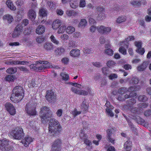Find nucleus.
Here are the masks:
<instances>
[{"label": "nucleus", "instance_id": "obj_1", "mask_svg": "<svg viewBox=\"0 0 151 151\" xmlns=\"http://www.w3.org/2000/svg\"><path fill=\"white\" fill-rule=\"evenodd\" d=\"M49 125V132L51 135L55 136L59 134L61 131V127L57 120L54 118L51 119Z\"/></svg>", "mask_w": 151, "mask_h": 151}, {"label": "nucleus", "instance_id": "obj_2", "mask_svg": "<svg viewBox=\"0 0 151 151\" xmlns=\"http://www.w3.org/2000/svg\"><path fill=\"white\" fill-rule=\"evenodd\" d=\"M13 93L10 97V100L14 102H18L23 98L24 91L20 86L15 87L12 91Z\"/></svg>", "mask_w": 151, "mask_h": 151}, {"label": "nucleus", "instance_id": "obj_3", "mask_svg": "<svg viewBox=\"0 0 151 151\" xmlns=\"http://www.w3.org/2000/svg\"><path fill=\"white\" fill-rule=\"evenodd\" d=\"M30 67L37 71L54 68L51 63L47 61H37L36 63L31 65Z\"/></svg>", "mask_w": 151, "mask_h": 151}, {"label": "nucleus", "instance_id": "obj_4", "mask_svg": "<svg viewBox=\"0 0 151 151\" xmlns=\"http://www.w3.org/2000/svg\"><path fill=\"white\" fill-rule=\"evenodd\" d=\"M40 116L43 123H47L49 118L52 116V113L49 108L47 106H43L41 108Z\"/></svg>", "mask_w": 151, "mask_h": 151}, {"label": "nucleus", "instance_id": "obj_5", "mask_svg": "<svg viewBox=\"0 0 151 151\" xmlns=\"http://www.w3.org/2000/svg\"><path fill=\"white\" fill-rule=\"evenodd\" d=\"M9 136L14 139L20 140L23 138L24 134L22 128L20 127H18L9 132Z\"/></svg>", "mask_w": 151, "mask_h": 151}, {"label": "nucleus", "instance_id": "obj_6", "mask_svg": "<svg viewBox=\"0 0 151 151\" xmlns=\"http://www.w3.org/2000/svg\"><path fill=\"white\" fill-rule=\"evenodd\" d=\"M36 103L29 102L27 103L25 106V111L29 116H35L37 114L36 111Z\"/></svg>", "mask_w": 151, "mask_h": 151}, {"label": "nucleus", "instance_id": "obj_7", "mask_svg": "<svg viewBox=\"0 0 151 151\" xmlns=\"http://www.w3.org/2000/svg\"><path fill=\"white\" fill-rule=\"evenodd\" d=\"M134 37L133 36H129L125 39L126 41H124L121 43V45H123L124 47L121 46L119 49V51L120 52L124 55H126L127 53L125 47L127 48L128 47L129 43V41L133 40H134Z\"/></svg>", "mask_w": 151, "mask_h": 151}, {"label": "nucleus", "instance_id": "obj_8", "mask_svg": "<svg viewBox=\"0 0 151 151\" xmlns=\"http://www.w3.org/2000/svg\"><path fill=\"white\" fill-rule=\"evenodd\" d=\"M62 143V141L61 139H56L52 143V151H61Z\"/></svg>", "mask_w": 151, "mask_h": 151}, {"label": "nucleus", "instance_id": "obj_9", "mask_svg": "<svg viewBox=\"0 0 151 151\" xmlns=\"http://www.w3.org/2000/svg\"><path fill=\"white\" fill-rule=\"evenodd\" d=\"M45 96L47 100L50 102H55L56 100V95L51 90L47 91Z\"/></svg>", "mask_w": 151, "mask_h": 151}, {"label": "nucleus", "instance_id": "obj_10", "mask_svg": "<svg viewBox=\"0 0 151 151\" xmlns=\"http://www.w3.org/2000/svg\"><path fill=\"white\" fill-rule=\"evenodd\" d=\"M96 28L99 33L103 34H106L109 33L111 29L110 27H106L102 25L98 26Z\"/></svg>", "mask_w": 151, "mask_h": 151}, {"label": "nucleus", "instance_id": "obj_11", "mask_svg": "<svg viewBox=\"0 0 151 151\" xmlns=\"http://www.w3.org/2000/svg\"><path fill=\"white\" fill-rule=\"evenodd\" d=\"M6 110L11 115H13L15 114L16 110L14 106L10 103H7L5 105Z\"/></svg>", "mask_w": 151, "mask_h": 151}, {"label": "nucleus", "instance_id": "obj_12", "mask_svg": "<svg viewBox=\"0 0 151 151\" xmlns=\"http://www.w3.org/2000/svg\"><path fill=\"white\" fill-rule=\"evenodd\" d=\"M129 117L134 120L138 124H142L144 123L145 120L139 116L132 114L130 115Z\"/></svg>", "mask_w": 151, "mask_h": 151}, {"label": "nucleus", "instance_id": "obj_13", "mask_svg": "<svg viewBox=\"0 0 151 151\" xmlns=\"http://www.w3.org/2000/svg\"><path fill=\"white\" fill-rule=\"evenodd\" d=\"M130 111L131 112L132 114L129 115H136V114H140L142 112V110L139 108L137 107H134L133 106H131L129 109Z\"/></svg>", "mask_w": 151, "mask_h": 151}, {"label": "nucleus", "instance_id": "obj_14", "mask_svg": "<svg viewBox=\"0 0 151 151\" xmlns=\"http://www.w3.org/2000/svg\"><path fill=\"white\" fill-rule=\"evenodd\" d=\"M32 141V138L27 135L25 137V138L22 139V142L24 146L27 147Z\"/></svg>", "mask_w": 151, "mask_h": 151}, {"label": "nucleus", "instance_id": "obj_15", "mask_svg": "<svg viewBox=\"0 0 151 151\" xmlns=\"http://www.w3.org/2000/svg\"><path fill=\"white\" fill-rule=\"evenodd\" d=\"M113 129H108L106 130L107 134V137L108 139V141L111 142L112 144H114V140L111 138V134H112Z\"/></svg>", "mask_w": 151, "mask_h": 151}, {"label": "nucleus", "instance_id": "obj_16", "mask_svg": "<svg viewBox=\"0 0 151 151\" xmlns=\"http://www.w3.org/2000/svg\"><path fill=\"white\" fill-rule=\"evenodd\" d=\"M80 50L76 48L71 50L70 52V55L73 57H78L80 55Z\"/></svg>", "mask_w": 151, "mask_h": 151}, {"label": "nucleus", "instance_id": "obj_17", "mask_svg": "<svg viewBox=\"0 0 151 151\" xmlns=\"http://www.w3.org/2000/svg\"><path fill=\"white\" fill-rule=\"evenodd\" d=\"M44 47L47 51H51L54 49V46L51 42H45L44 45Z\"/></svg>", "mask_w": 151, "mask_h": 151}, {"label": "nucleus", "instance_id": "obj_18", "mask_svg": "<svg viewBox=\"0 0 151 151\" xmlns=\"http://www.w3.org/2000/svg\"><path fill=\"white\" fill-rule=\"evenodd\" d=\"M6 142L7 143H6L4 146L3 148V151H12L13 150V147L9 145V141L6 140Z\"/></svg>", "mask_w": 151, "mask_h": 151}, {"label": "nucleus", "instance_id": "obj_19", "mask_svg": "<svg viewBox=\"0 0 151 151\" xmlns=\"http://www.w3.org/2000/svg\"><path fill=\"white\" fill-rule=\"evenodd\" d=\"M45 30V28L44 26L40 25L37 28L36 32L39 35L41 34L44 33Z\"/></svg>", "mask_w": 151, "mask_h": 151}, {"label": "nucleus", "instance_id": "obj_20", "mask_svg": "<svg viewBox=\"0 0 151 151\" xmlns=\"http://www.w3.org/2000/svg\"><path fill=\"white\" fill-rule=\"evenodd\" d=\"M61 24V21L60 19H57L54 21L52 24V28L54 29L58 28Z\"/></svg>", "mask_w": 151, "mask_h": 151}, {"label": "nucleus", "instance_id": "obj_21", "mask_svg": "<svg viewBox=\"0 0 151 151\" xmlns=\"http://www.w3.org/2000/svg\"><path fill=\"white\" fill-rule=\"evenodd\" d=\"M65 51V49L63 48L59 47L55 49V52L56 55H60L64 53Z\"/></svg>", "mask_w": 151, "mask_h": 151}, {"label": "nucleus", "instance_id": "obj_22", "mask_svg": "<svg viewBox=\"0 0 151 151\" xmlns=\"http://www.w3.org/2000/svg\"><path fill=\"white\" fill-rule=\"evenodd\" d=\"M3 19L4 20L7 21L9 23H11L13 20L12 17L9 14H6L3 17Z\"/></svg>", "mask_w": 151, "mask_h": 151}, {"label": "nucleus", "instance_id": "obj_23", "mask_svg": "<svg viewBox=\"0 0 151 151\" xmlns=\"http://www.w3.org/2000/svg\"><path fill=\"white\" fill-rule=\"evenodd\" d=\"M132 142L129 140L127 141L124 145V147L127 151H130L132 146Z\"/></svg>", "mask_w": 151, "mask_h": 151}, {"label": "nucleus", "instance_id": "obj_24", "mask_svg": "<svg viewBox=\"0 0 151 151\" xmlns=\"http://www.w3.org/2000/svg\"><path fill=\"white\" fill-rule=\"evenodd\" d=\"M28 16L31 21H33L36 17V13L35 11L32 9L29 10Z\"/></svg>", "mask_w": 151, "mask_h": 151}, {"label": "nucleus", "instance_id": "obj_25", "mask_svg": "<svg viewBox=\"0 0 151 151\" xmlns=\"http://www.w3.org/2000/svg\"><path fill=\"white\" fill-rule=\"evenodd\" d=\"M147 65V62H144L138 67L137 70L139 71H143L146 68Z\"/></svg>", "mask_w": 151, "mask_h": 151}, {"label": "nucleus", "instance_id": "obj_26", "mask_svg": "<svg viewBox=\"0 0 151 151\" xmlns=\"http://www.w3.org/2000/svg\"><path fill=\"white\" fill-rule=\"evenodd\" d=\"M6 4L8 7L9 8L11 9L14 10L16 9V7L14 6L12 1L7 0L6 2Z\"/></svg>", "mask_w": 151, "mask_h": 151}, {"label": "nucleus", "instance_id": "obj_27", "mask_svg": "<svg viewBox=\"0 0 151 151\" xmlns=\"http://www.w3.org/2000/svg\"><path fill=\"white\" fill-rule=\"evenodd\" d=\"M75 31L74 27L72 26H68L66 29V32L68 34H71Z\"/></svg>", "mask_w": 151, "mask_h": 151}, {"label": "nucleus", "instance_id": "obj_28", "mask_svg": "<svg viewBox=\"0 0 151 151\" xmlns=\"http://www.w3.org/2000/svg\"><path fill=\"white\" fill-rule=\"evenodd\" d=\"M87 23V22L85 19H81L79 23L78 26L79 27L83 28L86 26Z\"/></svg>", "mask_w": 151, "mask_h": 151}, {"label": "nucleus", "instance_id": "obj_29", "mask_svg": "<svg viewBox=\"0 0 151 151\" xmlns=\"http://www.w3.org/2000/svg\"><path fill=\"white\" fill-rule=\"evenodd\" d=\"M127 91V88L124 87H122L119 89L118 90V93L122 95L124 94Z\"/></svg>", "mask_w": 151, "mask_h": 151}, {"label": "nucleus", "instance_id": "obj_30", "mask_svg": "<svg viewBox=\"0 0 151 151\" xmlns=\"http://www.w3.org/2000/svg\"><path fill=\"white\" fill-rule=\"evenodd\" d=\"M126 20V17L124 16H121L118 17L116 20V22L120 23Z\"/></svg>", "mask_w": 151, "mask_h": 151}, {"label": "nucleus", "instance_id": "obj_31", "mask_svg": "<svg viewBox=\"0 0 151 151\" xmlns=\"http://www.w3.org/2000/svg\"><path fill=\"white\" fill-rule=\"evenodd\" d=\"M138 100L141 102L147 101L148 100L147 97L145 95H140L138 97Z\"/></svg>", "mask_w": 151, "mask_h": 151}, {"label": "nucleus", "instance_id": "obj_32", "mask_svg": "<svg viewBox=\"0 0 151 151\" xmlns=\"http://www.w3.org/2000/svg\"><path fill=\"white\" fill-rule=\"evenodd\" d=\"M126 103L129 107H130V106L133 105L136 103V100L134 99H131L127 100Z\"/></svg>", "mask_w": 151, "mask_h": 151}, {"label": "nucleus", "instance_id": "obj_33", "mask_svg": "<svg viewBox=\"0 0 151 151\" xmlns=\"http://www.w3.org/2000/svg\"><path fill=\"white\" fill-rule=\"evenodd\" d=\"M102 71L104 75L106 76H109L110 73V71L106 67L102 68Z\"/></svg>", "mask_w": 151, "mask_h": 151}, {"label": "nucleus", "instance_id": "obj_34", "mask_svg": "<svg viewBox=\"0 0 151 151\" xmlns=\"http://www.w3.org/2000/svg\"><path fill=\"white\" fill-rule=\"evenodd\" d=\"M112 109H113L112 106H111L110 108L109 107H107L106 109V111L108 114L111 117H112L114 116V113L111 111Z\"/></svg>", "mask_w": 151, "mask_h": 151}, {"label": "nucleus", "instance_id": "obj_35", "mask_svg": "<svg viewBox=\"0 0 151 151\" xmlns=\"http://www.w3.org/2000/svg\"><path fill=\"white\" fill-rule=\"evenodd\" d=\"M60 76L63 80L67 81L69 79L68 75L65 72H62L60 74Z\"/></svg>", "mask_w": 151, "mask_h": 151}, {"label": "nucleus", "instance_id": "obj_36", "mask_svg": "<svg viewBox=\"0 0 151 151\" xmlns=\"http://www.w3.org/2000/svg\"><path fill=\"white\" fill-rule=\"evenodd\" d=\"M17 71L16 68H10L6 70V72L9 74H12Z\"/></svg>", "mask_w": 151, "mask_h": 151}, {"label": "nucleus", "instance_id": "obj_37", "mask_svg": "<svg viewBox=\"0 0 151 151\" xmlns=\"http://www.w3.org/2000/svg\"><path fill=\"white\" fill-rule=\"evenodd\" d=\"M87 100L86 99H84V101H83L81 108L83 110V111H86L88 108V105L86 104Z\"/></svg>", "mask_w": 151, "mask_h": 151}, {"label": "nucleus", "instance_id": "obj_38", "mask_svg": "<svg viewBox=\"0 0 151 151\" xmlns=\"http://www.w3.org/2000/svg\"><path fill=\"white\" fill-rule=\"evenodd\" d=\"M83 52L84 54H89L93 53V50L91 48L85 47L84 48Z\"/></svg>", "mask_w": 151, "mask_h": 151}, {"label": "nucleus", "instance_id": "obj_39", "mask_svg": "<svg viewBox=\"0 0 151 151\" xmlns=\"http://www.w3.org/2000/svg\"><path fill=\"white\" fill-rule=\"evenodd\" d=\"M40 15L42 17H44L47 15V12L44 9H42L40 10Z\"/></svg>", "mask_w": 151, "mask_h": 151}, {"label": "nucleus", "instance_id": "obj_40", "mask_svg": "<svg viewBox=\"0 0 151 151\" xmlns=\"http://www.w3.org/2000/svg\"><path fill=\"white\" fill-rule=\"evenodd\" d=\"M23 28V26L22 25V24H19L17 25L14 30H17L18 32L21 33L22 31Z\"/></svg>", "mask_w": 151, "mask_h": 151}, {"label": "nucleus", "instance_id": "obj_41", "mask_svg": "<svg viewBox=\"0 0 151 151\" xmlns=\"http://www.w3.org/2000/svg\"><path fill=\"white\" fill-rule=\"evenodd\" d=\"M131 4L133 6H140L141 5V2L137 0H133L131 1Z\"/></svg>", "mask_w": 151, "mask_h": 151}, {"label": "nucleus", "instance_id": "obj_42", "mask_svg": "<svg viewBox=\"0 0 151 151\" xmlns=\"http://www.w3.org/2000/svg\"><path fill=\"white\" fill-rule=\"evenodd\" d=\"M66 14L68 16H75L76 14V12L73 10H67L66 12Z\"/></svg>", "mask_w": 151, "mask_h": 151}, {"label": "nucleus", "instance_id": "obj_43", "mask_svg": "<svg viewBox=\"0 0 151 151\" xmlns=\"http://www.w3.org/2000/svg\"><path fill=\"white\" fill-rule=\"evenodd\" d=\"M80 139L83 141L87 139V135L85 134L83 131L81 132L80 134Z\"/></svg>", "mask_w": 151, "mask_h": 151}, {"label": "nucleus", "instance_id": "obj_44", "mask_svg": "<svg viewBox=\"0 0 151 151\" xmlns=\"http://www.w3.org/2000/svg\"><path fill=\"white\" fill-rule=\"evenodd\" d=\"M50 38L51 41L54 44L57 45L59 44V41L56 40L55 37L53 35H51L50 37Z\"/></svg>", "mask_w": 151, "mask_h": 151}, {"label": "nucleus", "instance_id": "obj_45", "mask_svg": "<svg viewBox=\"0 0 151 151\" xmlns=\"http://www.w3.org/2000/svg\"><path fill=\"white\" fill-rule=\"evenodd\" d=\"M105 53L110 56H111L113 54V51L111 49H107L105 50Z\"/></svg>", "mask_w": 151, "mask_h": 151}, {"label": "nucleus", "instance_id": "obj_46", "mask_svg": "<svg viewBox=\"0 0 151 151\" xmlns=\"http://www.w3.org/2000/svg\"><path fill=\"white\" fill-rule=\"evenodd\" d=\"M66 27L65 26H61L58 29L57 32L58 34L63 33L66 30Z\"/></svg>", "mask_w": 151, "mask_h": 151}, {"label": "nucleus", "instance_id": "obj_47", "mask_svg": "<svg viewBox=\"0 0 151 151\" xmlns=\"http://www.w3.org/2000/svg\"><path fill=\"white\" fill-rule=\"evenodd\" d=\"M81 111H78L76 109H75L73 110L72 111V114L74 117H76L77 115L81 113Z\"/></svg>", "mask_w": 151, "mask_h": 151}, {"label": "nucleus", "instance_id": "obj_48", "mask_svg": "<svg viewBox=\"0 0 151 151\" xmlns=\"http://www.w3.org/2000/svg\"><path fill=\"white\" fill-rule=\"evenodd\" d=\"M14 78V76L11 75H8L6 77L5 79L6 81H13Z\"/></svg>", "mask_w": 151, "mask_h": 151}, {"label": "nucleus", "instance_id": "obj_49", "mask_svg": "<svg viewBox=\"0 0 151 151\" xmlns=\"http://www.w3.org/2000/svg\"><path fill=\"white\" fill-rule=\"evenodd\" d=\"M70 3V7L73 8H76L77 6V3L76 1H71Z\"/></svg>", "mask_w": 151, "mask_h": 151}, {"label": "nucleus", "instance_id": "obj_50", "mask_svg": "<svg viewBox=\"0 0 151 151\" xmlns=\"http://www.w3.org/2000/svg\"><path fill=\"white\" fill-rule=\"evenodd\" d=\"M116 63L113 61L109 60L107 63V65L109 67H112L115 65Z\"/></svg>", "mask_w": 151, "mask_h": 151}, {"label": "nucleus", "instance_id": "obj_51", "mask_svg": "<svg viewBox=\"0 0 151 151\" xmlns=\"http://www.w3.org/2000/svg\"><path fill=\"white\" fill-rule=\"evenodd\" d=\"M36 40L37 43H40L44 42L45 39L42 37H38L36 38Z\"/></svg>", "mask_w": 151, "mask_h": 151}, {"label": "nucleus", "instance_id": "obj_52", "mask_svg": "<svg viewBox=\"0 0 151 151\" xmlns=\"http://www.w3.org/2000/svg\"><path fill=\"white\" fill-rule=\"evenodd\" d=\"M68 46L70 47H76V42L73 41H69Z\"/></svg>", "mask_w": 151, "mask_h": 151}, {"label": "nucleus", "instance_id": "obj_53", "mask_svg": "<svg viewBox=\"0 0 151 151\" xmlns=\"http://www.w3.org/2000/svg\"><path fill=\"white\" fill-rule=\"evenodd\" d=\"M117 75L115 73H111L109 74V76L108 77L109 79L110 80H112L114 78H117Z\"/></svg>", "mask_w": 151, "mask_h": 151}, {"label": "nucleus", "instance_id": "obj_54", "mask_svg": "<svg viewBox=\"0 0 151 151\" xmlns=\"http://www.w3.org/2000/svg\"><path fill=\"white\" fill-rule=\"evenodd\" d=\"M148 106L147 103H142L138 105V106L139 108H145Z\"/></svg>", "mask_w": 151, "mask_h": 151}, {"label": "nucleus", "instance_id": "obj_55", "mask_svg": "<svg viewBox=\"0 0 151 151\" xmlns=\"http://www.w3.org/2000/svg\"><path fill=\"white\" fill-rule=\"evenodd\" d=\"M133 84H136L138 83L139 82V80L137 77H133L132 78L131 82Z\"/></svg>", "mask_w": 151, "mask_h": 151}, {"label": "nucleus", "instance_id": "obj_56", "mask_svg": "<svg viewBox=\"0 0 151 151\" xmlns=\"http://www.w3.org/2000/svg\"><path fill=\"white\" fill-rule=\"evenodd\" d=\"M79 5L81 7H85L86 5L85 0H80Z\"/></svg>", "mask_w": 151, "mask_h": 151}, {"label": "nucleus", "instance_id": "obj_57", "mask_svg": "<svg viewBox=\"0 0 151 151\" xmlns=\"http://www.w3.org/2000/svg\"><path fill=\"white\" fill-rule=\"evenodd\" d=\"M20 34V32H18L17 30H14L12 33V37L14 38L17 37Z\"/></svg>", "mask_w": 151, "mask_h": 151}, {"label": "nucleus", "instance_id": "obj_58", "mask_svg": "<svg viewBox=\"0 0 151 151\" xmlns=\"http://www.w3.org/2000/svg\"><path fill=\"white\" fill-rule=\"evenodd\" d=\"M47 3L50 9H55V5L52 2L48 1Z\"/></svg>", "mask_w": 151, "mask_h": 151}, {"label": "nucleus", "instance_id": "obj_59", "mask_svg": "<svg viewBox=\"0 0 151 151\" xmlns=\"http://www.w3.org/2000/svg\"><path fill=\"white\" fill-rule=\"evenodd\" d=\"M136 51L137 53L141 55H143L145 52L144 49L143 48H141L139 49H137L136 50Z\"/></svg>", "mask_w": 151, "mask_h": 151}, {"label": "nucleus", "instance_id": "obj_60", "mask_svg": "<svg viewBox=\"0 0 151 151\" xmlns=\"http://www.w3.org/2000/svg\"><path fill=\"white\" fill-rule=\"evenodd\" d=\"M105 15H104V14L102 13H100L99 14L97 17V19L98 20H102L103 19H104L105 17L104 16Z\"/></svg>", "mask_w": 151, "mask_h": 151}, {"label": "nucleus", "instance_id": "obj_61", "mask_svg": "<svg viewBox=\"0 0 151 151\" xmlns=\"http://www.w3.org/2000/svg\"><path fill=\"white\" fill-rule=\"evenodd\" d=\"M137 90H138L137 88L134 86H131L127 89V91L130 92H132L133 91H136Z\"/></svg>", "mask_w": 151, "mask_h": 151}, {"label": "nucleus", "instance_id": "obj_62", "mask_svg": "<svg viewBox=\"0 0 151 151\" xmlns=\"http://www.w3.org/2000/svg\"><path fill=\"white\" fill-rule=\"evenodd\" d=\"M6 143H7V142H6L5 140H0V149H1L2 150L3 146H4Z\"/></svg>", "mask_w": 151, "mask_h": 151}, {"label": "nucleus", "instance_id": "obj_63", "mask_svg": "<svg viewBox=\"0 0 151 151\" xmlns=\"http://www.w3.org/2000/svg\"><path fill=\"white\" fill-rule=\"evenodd\" d=\"M18 68L24 73H27L29 72V70L27 68L23 66H20L18 67Z\"/></svg>", "mask_w": 151, "mask_h": 151}, {"label": "nucleus", "instance_id": "obj_64", "mask_svg": "<svg viewBox=\"0 0 151 151\" xmlns=\"http://www.w3.org/2000/svg\"><path fill=\"white\" fill-rule=\"evenodd\" d=\"M144 114L145 116H148L150 115L151 116V110H146L144 113Z\"/></svg>", "mask_w": 151, "mask_h": 151}]
</instances>
